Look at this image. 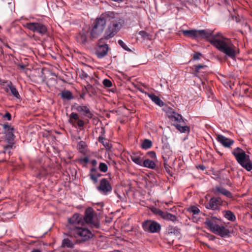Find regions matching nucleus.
Segmentation results:
<instances>
[{
  "instance_id": "obj_1",
  "label": "nucleus",
  "mask_w": 252,
  "mask_h": 252,
  "mask_svg": "<svg viewBox=\"0 0 252 252\" xmlns=\"http://www.w3.org/2000/svg\"><path fill=\"white\" fill-rule=\"evenodd\" d=\"M84 225L83 217L78 214H74L68 220L67 227L69 235L76 240V243L88 241L93 236L91 231L84 227Z\"/></svg>"
},
{
  "instance_id": "obj_2",
  "label": "nucleus",
  "mask_w": 252,
  "mask_h": 252,
  "mask_svg": "<svg viewBox=\"0 0 252 252\" xmlns=\"http://www.w3.org/2000/svg\"><path fill=\"white\" fill-rule=\"evenodd\" d=\"M209 41L220 51L231 59L235 58L239 54V49L232 43V41L220 34L215 35Z\"/></svg>"
},
{
  "instance_id": "obj_3",
  "label": "nucleus",
  "mask_w": 252,
  "mask_h": 252,
  "mask_svg": "<svg viewBox=\"0 0 252 252\" xmlns=\"http://www.w3.org/2000/svg\"><path fill=\"white\" fill-rule=\"evenodd\" d=\"M206 226L213 233L222 237L229 235L230 231L222 223L220 219L209 216L206 218Z\"/></svg>"
},
{
  "instance_id": "obj_4",
  "label": "nucleus",
  "mask_w": 252,
  "mask_h": 252,
  "mask_svg": "<svg viewBox=\"0 0 252 252\" xmlns=\"http://www.w3.org/2000/svg\"><path fill=\"white\" fill-rule=\"evenodd\" d=\"M111 17L108 20L107 28L105 32V37L109 39L113 37L122 28L123 21L120 18L116 17L115 14L109 16Z\"/></svg>"
},
{
  "instance_id": "obj_5",
  "label": "nucleus",
  "mask_w": 252,
  "mask_h": 252,
  "mask_svg": "<svg viewBox=\"0 0 252 252\" xmlns=\"http://www.w3.org/2000/svg\"><path fill=\"white\" fill-rule=\"evenodd\" d=\"M113 15V12H108L97 18L94 22L93 28L90 32V35L92 38H97L100 35L105 29L106 23V16Z\"/></svg>"
},
{
  "instance_id": "obj_6",
  "label": "nucleus",
  "mask_w": 252,
  "mask_h": 252,
  "mask_svg": "<svg viewBox=\"0 0 252 252\" xmlns=\"http://www.w3.org/2000/svg\"><path fill=\"white\" fill-rule=\"evenodd\" d=\"M25 27L29 30L41 35L45 34L47 31L46 27L41 23H28L25 25Z\"/></svg>"
},
{
  "instance_id": "obj_7",
  "label": "nucleus",
  "mask_w": 252,
  "mask_h": 252,
  "mask_svg": "<svg viewBox=\"0 0 252 252\" xmlns=\"http://www.w3.org/2000/svg\"><path fill=\"white\" fill-rule=\"evenodd\" d=\"M145 231L151 233H157L160 229V225L156 221L148 220L144 221L142 224Z\"/></svg>"
},
{
  "instance_id": "obj_8",
  "label": "nucleus",
  "mask_w": 252,
  "mask_h": 252,
  "mask_svg": "<svg viewBox=\"0 0 252 252\" xmlns=\"http://www.w3.org/2000/svg\"><path fill=\"white\" fill-rule=\"evenodd\" d=\"M98 190L102 194L106 195L112 191V187L106 179L100 180L99 185L97 187Z\"/></svg>"
},
{
  "instance_id": "obj_9",
  "label": "nucleus",
  "mask_w": 252,
  "mask_h": 252,
  "mask_svg": "<svg viewBox=\"0 0 252 252\" xmlns=\"http://www.w3.org/2000/svg\"><path fill=\"white\" fill-rule=\"evenodd\" d=\"M84 222L91 224L95 227H97V223L94 220V212L92 208H89L85 211V215L83 219Z\"/></svg>"
},
{
  "instance_id": "obj_10",
  "label": "nucleus",
  "mask_w": 252,
  "mask_h": 252,
  "mask_svg": "<svg viewBox=\"0 0 252 252\" xmlns=\"http://www.w3.org/2000/svg\"><path fill=\"white\" fill-rule=\"evenodd\" d=\"M183 34L186 36L192 38H198L199 37H203L205 34L204 31H196V30H184L182 32Z\"/></svg>"
},
{
  "instance_id": "obj_11",
  "label": "nucleus",
  "mask_w": 252,
  "mask_h": 252,
  "mask_svg": "<svg viewBox=\"0 0 252 252\" xmlns=\"http://www.w3.org/2000/svg\"><path fill=\"white\" fill-rule=\"evenodd\" d=\"M153 212L164 220H171L173 222L176 220V217L170 213L163 212L161 210L156 208L153 210Z\"/></svg>"
},
{
  "instance_id": "obj_12",
  "label": "nucleus",
  "mask_w": 252,
  "mask_h": 252,
  "mask_svg": "<svg viewBox=\"0 0 252 252\" xmlns=\"http://www.w3.org/2000/svg\"><path fill=\"white\" fill-rule=\"evenodd\" d=\"M217 140L226 148H230L234 143L233 140L227 138L221 134L217 135Z\"/></svg>"
},
{
  "instance_id": "obj_13",
  "label": "nucleus",
  "mask_w": 252,
  "mask_h": 252,
  "mask_svg": "<svg viewBox=\"0 0 252 252\" xmlns=\"http://www.w3.org/2000/svg\"><path fill=\"white\" fill-rule=\"evenodd\" d=\"M75 109L80 114L88 118H92L93 114L90 111L89 108L85 105H77L75 107Z\"/></svg>"
},
{
  "instance_id": "obj_14",
  "label": "nucleus",
  "mask_w": 252,
  "mask_h": 252,
  "mask_svg": "<svg viewBox=\"0 0 252 252\" xmlns=\"http://www.w3.org/2000/svg\"><path fill=\"white\" fill-rule=\"evenodd\" d=\"M108 51V46L107 44L98 45L95 48V54L98 58L105 56Z\"/></svg>"
},
{
  "instance_id": "obj_15",
  "label": "nucleus",
  "mask_w": 252,
  "mask_h": 252,
  "mask_svg": "<svg viewBox=\"0 0 252 252\" xmlns=\"http://www.w3.org/2000/svg\"><path fill=\"white\" fill-rule=\"evenodd\" d=\"M232 154L239 164H241L242 159L246 155L245 152L239 147L234 149L232 151Z\"/></svg>"
},
{
  "instance_id": "obj_16",
  "label": "nucleus",
  "mask_w": 252,
  "mask_h": 252,
  "mask_svg": "<svg viewBox=\"0 0 252 252\" xmlns=\"http://www.w3.org/2000/svg\"><path fill=\"white\" fill-rule=\"evenodd\" d=\"M232 154L239 164H241L242 159L246 155L245 152L239 147L234 149L232 151Z\"/></svg>"
},
{
  "instance_id": "obj_17",
  "label": "nucleus",
  "mask_w": 252,
  "mask_h": 252,
  "mask_svg": "<svg viewBox=\"0 0 252 252\" xmlns=\"http://www.w3.org/2000/svg\"><path fill=\"white\" fill-rule=\"evenodd\" d=\"M89 28H85L79 33L77 36V40L78 42L80 43H85L88 38Z\"/></svg>"
},
{
  "instance_id": "obj_18",
  "label": "nucleus",
  "mask_w": 252,
  "mask_h": 252,
  "mask_svg": "<svg viewBox=\"0 0 252 252\" xmlns=\"http://www.w3.org/2000/svg\"><path fill=\"white\" fill-rule=\"evenodd\" d=\"M240 164L248 171L252 170V161L250 156L247 154L242 159L241 164Z\"/></svg>"
},
{
  "instance_id": "obj_19",
  "label": "nucleus",
  "mask_w": 252,
  "mask_h": 252,
  "mask_svg": "<svg viewBox=\"0 0 252 252\" xmlns=\"http://www.w3.org/2000/svg\"><path fill=\"white\" fill-rule=\"evenodd\" d=\"M221 204V201L220 198L213 197L210 199L209 202V206H206V208L212 210H216L218 209L219 206Z\"/></svg>"
},
{
  "instance_id": "obj_20",
  "label": "nucleus",
  "mask_w": 252,
  "mask_h": 252,
  "mask_svg": "<svg viewBox=\"0 0 252 252\" xmlns=\"http://www.w3.org/2000/svg\"><path fill=\"white\" fill-rule=\"evenodd\" d=\"M194 72L196 76L200 78L201 81H203L204 76L205 66L203 65H194Z\"/></svg>"
},
{
  "instance_id": "obj_21",
  "label": "nucleus",
  "mask_w": 252,
  "mask_h": 252,
  "mask_svg": "<svg viewBox=\"0 0 252 252\" xmlns=\"http://www.w3.org/2000/svg\"><path fill=\"white\" fill-rule=\"evenodd\" d=\"M5 90L7 92H10L11 94L18 98L20 97V95L19 94L18 92L15 88V87L12 85L11 82H9L5 88Z\"/></svg>"
},
{
  "instance_id": "obj_22",
  "label": "nucleus",
  "mask_w": 252,
  "mask_h": 252,
  "mask_svg": "<svg viewBox=\"0 0 252 252\" xmlns=\"http://www.w3.org/2000/svg\"><path fill=\"white\" fill-rule=\"evenodd\" d=\"M130 158L135 163L140 166L142 165L144 159L142 154L140 153H133L130 156Z\"/></svg>"
},
{
  "instance_id": "obj_23",
  "label": "nucleus",
  "mask_w": 252,
  "mask_h": 252,
  "mask_svg": "<svg viewBox=\"0 0 252 252\" xmlns=\"http://www.w3.org/2000/svg\"><path fill=\"white\" fill-rule=\"evenodd\" d=\"M188 210L189 212L192 213L193 214V221H197L199 219L198 216L200 213L199 209L195 206H192L189 208Z\"/></svg>"
},
{
  "instance_id": "obj_24",
  "label": "nucleus",
  "mask_w": 252,
  "mask_h": 252,
  "mask_svg": "<svg viewBox=\"0 0 252 252\" xmlns=\"http://www.w3.org/2000/svg\"><path fill=\"white\" fill-rule=\"evenodd\" d=\"M147 95L157 105L159 106H162L164 105L163 102L159 98V97L153 94L147 93Z\"/></svg>"
},
{
  "instance_id": "obj_25",
  "label": "nucleus",
  "mask_w": 252,
  "mask_h": 252,
  "mask_svg": "<svg viewBox=\"0 0 252 252\" xmlns=\"http://www.w3.org/2000/svg\"><path fill=\"white\" fill-rule=\"evenodd\" d=\"M77 243H76V239L74 241H72L71 240H70L69 238H65L63 240L62 246L63 247L73 248L74 246Z\"/></svg>"
},
{
  "instance_id": "obj_26",
  "label": "nucleus",
  "mask_w": 252,
  "mask_h": 252,
  "mask_svg": "<svg viewBox=\"0 0 252 252\" xmlns=\"http://www.w3.org/2000/svg\"><path fill=\"white\" fill-rule=\"evenodd\" d=\"M4 128L7 132L6 137L9 140H11L14 139L13 130L14 128L8 125H4Z\"/></svg>"
},
{
  "instance_id": "obj_27",
  "label": "nucleus",
  "mask_w": 252,
  "mask_h": 252,
  "mask_svg": "<svg viewBox=\"0 0 252 252\" xmlns=\"http://www.w3.org/2000/svg\"><path fill=\"white\" fill-rule=\"evenodd\" d=\"M224 217L228 220L231 221H235L236 218L234 214L230 210H227L224 212Z\"/></svg>"
},
{
  "instance_id": "obj_28",
  "label": "nucleus",
  "mask_w": 252,
  "mask_h": 252,
  "mask_svg": "<svg viewBox=\"0 0 252 252\" xmlns=\"http://www.w3.org/2000/svg\"><path fill=\"white\" fill-rule=\"evenodd\" d=\"M168 117L170 120L180 122L182 120V116L173 111L168 113Z\"/></svg>"
},
{
  "instance_id": "obj_29",
  "label": "nucleus",
  "mask_w": 252,
  "mask_h": 252,
  "mask_svg": "<svg viewBox=\"0 0 252 252\" xmlns=\"http://www.w3.org/2000/svg\"><path fill=\"white\" fill-rule=\"evenodd\" d=\"M142 166L150 169H154L156 167V164L153 161L147 159L143 160Z\"/></svg>"
},
{
  "instance_id": "obj_30",
  "label": "nucleus",
  "mask_w": 252,
  "mask_h": 252,
  "mask_svg": "<svg viewBox=\"0 0 252 252\" xmlns=\"http://www.w3.org/2000/svg\"><path fill=\"white\" fill-rule=\"evenodd\" d=\"M216 190L217 191V192H219L228 197L231 198L232 197L231 193L222 187H217L216 188Z\"/></svg>"
},
{
  "instance_id": "obj_31",
  "label": "nucleus",
  "mask_w": 252,
  "mask_h": 252,
  "mask_svg": "<svg viewBox=\"0 0 252 252\" xmlns=\"http://www.w3.org/2000/svg\"><path fill=\"white\" fill-rule=\"evenodd\" d=\"M98 141L102 144L107 150H110L111 149L112 147L111 144H110L109 141L107 139L102 137H99Z\"/></svg>"
},
{
  "instance_id": "obj_32",
  "label": "nucleus",
  "mask_w": 252,
  "mask_h": 252,
  "mask_svg": "<svg viewBox=\"0 0 252 252\" xmlns=\"http://www.w3.org/2000/svg\"><path fill=\"white\" fill-rule=\"evenodd\" d=\"M86 144L84 141H80L77 145L78 150L82 153H84L86 151Z\"/></svg>"
},
{
  "instance_id": "obj_33",
  "label": "nucleus",
  "mask_w": 252,
  "mask_h": 252,
  "mask_svg": "<svg viewBox=\"0 0 252 252\" xmlns=\"http://www.w3.org/2000/svg\"><path fill=\"white\" fill-rule=\"evenodd\" d=\"M152 143L151 140L145 139L142 143V147L144 149H148L152 146Z\"/></svg>"
},
{
  "instance_id": "obj_34",
  "label": "nucleus",
  "mask_w": 252,
  "mask_h": 252,
  "mask_svg": "<svg viewBox=\"0 0 252 252\" xmlns=\"http://www.w3.org/2000/svg\"><path fill=\"white\" fill-rule=\"evenodd\" d=\"M78 119L79 115L77 113H72L69 116V122L71 124L74 125V123L73 120H78Z\"/></svg>"
},
{
  "instance_id": "obj_35",
  "label": "nucleus",
  "mask_w": 252,
  "mask_h": 252,
  "mask_svg": "<svg viewBox=\"0 0 252 252\" xmlns=\"http://www.w3.org/2000/svg\"><path fill=\"white\" fill-rule=\"evenodd\" d=\"M62 97L67 99L72 98V94L69 91H64L61 94Z\"/></svg>"
},
{
  "instance_id": "obj_36",
  "label": "nucleus",
  "mask_w": 252,
  "mask_h": 252,
  "mask_svg": "<svg viewBox=\"0 0 252 252\" xmlns=\"http://www.w3.org/2000/svg\"><path fill=\"white\" fill-rule=\"evenodd\" d=\"M177 128L181 132H186L188 131L189 128L187 126H181L180 125H177Z\"/></svg>"
},
{
  "instance_id": "obj_37",
  "label": "nucleus",
  "mask_w": 252,
  "mask_h": 252,
  "mask_svg": "<svg viewBox=\"0 0 252 252\" xmlns=\"http://www.w3.org/2000/svg\"><path fill=\"white\" fill-rule=\"evenodd\" d=\"M99 168L101 171L106 172L107 171L108 167L105 163L101 162L99 164Z\"/></svg>"
},
{
  "instance_id": "obj_38",
  "label": "nucleus",
  "mask_w": 252,
  "mask_h": 252,
  "mask_svg": "<svg viewBox=\"0 0 252 252\" xmlns=\"http://www.w3.org/2000/svg\"><path fill=\"white\" fill-rule=\"evenodd\" d=\"M206 90L207 91V97L209 99H213L214 98V94L211 89L210 88L209 89L206 88Z\"/></svg>"
},
{
  "instance_id": "obj_39",
  "label": "nucleus",
  "mask_w": 252,
  "mask_h": 252,
  "mask_svg": "<svg viewBox=\"0 0 252 252\" xmlns=\"http://www.w3.org/2000/svg\"><path fill=\"white\" fill-rule=\"evenodd\" d=\"M118 43L125 50L130 51V50L127 47L126 45L122 40H119Z\"/></svg>"
},
{
  "instance_id": "obj_40",
  "label": "nucleus",
  "mask_w": 252,
  "mask_h": 252,
  "mask_svg": "<svg viewBox=\"0 0 252 252\" xmlns=\"http://www.w3.org/2000/svg\"><path fill=\"white\" fill-rule=\"evenodd\" d=\"M103 84L105 87L108 88L111 87L112 85L111 81L107 79L103 80Z\"/></svg>"
},
{
  "instance_id": "obj_41",
  "label": "nucleus",
  "mask_w": 252,
  "mask_h": 252,
  "mask_svg": "<svg viewBox=\"0 0 252 252\" xmlns=\"http://www.w3.org/2000/svg\"><path fill=\"white\" fill-rule=\"evenodd\" d=\"M139 34L140 35L142 36V37H143V39H144L149 38V36L148 34L145 31H142L139 32Z\"/></svg>"
},
{
  "instance_id": "obj_42",
  "label": "nucleus",
  "mask_w": 252,
  "mask_h": 252,
  "mask_svg": "<svg viewBox=\"0 0 252 252\" xmlns=\"http://www.w3.org/2000/svg\"><path fill=\"white\" fill-rule=\"evenodd\" d=\"M86 89L88 92H91L93 94L95 93V91L94 90V88L91 85H87Z\"/></svg>"
},
{
  "instance_id": "obj_43",
  "label": "nucleus",
  "mask_w": 252,
  "mask_h": 252,
  "mask_svg": "<svg viewBox=\"0 0 252 252\" xmlns=\"http://www.w3.org/2000/svg\"><path fill=\"white\" fill-rule=\"evenodd\" d=\"M148 155L149 157L150 158L155 159L156 158V153L154 151H151L148 153Z\"/></svg>"
},
{
  "instance_id": "obj_44",
  "label": "nucleus",
  "mask_w": 252,
  "mask_h": 252,
  "mask_svg": "<svg viewBox=\"0 0 252 252\" xmlns=\"http://www.w3.org/2000/svg\"><path fill=\"white\" fill-rule=\"evenodd\" d=\"M91 178L94 183H96L97 182L98 176L95 174H91Z\"/></svg>"
},
{
  "instance_id": "obj_45",
  "label": "nucleus",
  "mask_w": 252,
  "mask_h": 252,
  "mask_svg": "<svg viewBox=\"0 0 252 252\" xmlns=\"http://www.w3.org/2000/svg\"><path fill=\"white\" fill-rule=\"evenodd\" d=\"M168 231H169V232L171 233H176V232H178V230L176 229V228L173 227H170L168 229Z\"/></svg>"
},
{
  "instance_id": "obj_46",
  "label": "nucleus",
  "mask_w": 252,
  "mask_h": 252,
  "mask_svg": "<svg viewBox=\"0 0 252 252\" xmlns=\"http://www.w3.org/2000/svg\"><path fill=\"white\" fill-rule=\"evenodd\" d=\"M202 56V55L199 53H195L194 55L193 58L194 60H198L200 58V57Z\"/></svg>"
},
{
  "instance_id": "obj_47",
  "label": "nucleus",
  "mask_w": 252,
  "mask_h": 252,
  "mask_svg": "<svg viewBox=\"0 0 252 252\" xmlns=\"http://www.w3.org/2000/svg\"><path fill=\"white\" fill-rule=\"evenodd\" d=\"M3 117L6 118L7 120H10L11 118V115L8 112H7L4 115H3Z\"/></svg>"
},
{
  "instance_id": "obj_48",
  "label": "nucleus",
  "mask_w": 252,
  "mask_h": 252,
  "mask_svg": "<svg viewBox=\"0 0 252 252\" xmlns=\"http://www.w3.org/2000/svg\"><path fill=\"white\" fill-rule=\"evenodd\" d=\"M170 168V166H168V165H167V164L164 165V169H165V171H166V172H167L169 174H171Z\"/></svg>"
},
{
  "instance_id": "obj_49",
  "label": "nucleus",
  "mask_w": 252,
  "mask_h": 252,
  "mask_svg": "<svg viewBox=\"0 0 252 252\" xmlns=\"http://www.w3.org/2000/svg\"><path fill=\"white\" fill-rule=\"evenodd\" d=\"M84 122L81 120H78L77 122V125L79 126L82 127L84 126Z\"/></svg>"
},
{
  "instance_id": "obj_50",
  "label": "nucleus",
  "mask_w": 252,
  "mask_h": 252,
  "mask_svg": "<svg viewBox=\"0 0 252 252\" xmlns=\"http://www.w3.org/2000/svg\"><path fill=\"white\" fill-rule=\"evenodd\" d=\"M4 2L7 3L8 5L11 8L12 6V0H2Z\"/></svg>"
},
{
  "instance_id": "obj_51",
  "label": "nucleus",
  "mask_w": 252,
  "mask_h": 252,
  "mask_svg": "<svg viewBox=\"0 0 252 252\" xmlns=\"http://www.w3.org/2000/svg\"><path fill=\"white\" fill-rule=\"evenodd\" d=\"M212 33V31H210L209 32H207L206 31V33H205V34H206V40H207V38H208V37L211 35Z\"/></svg>"
},
{
  "instance_id": "obj_52",
  "label": "nucleus",
  "mask_w": 252,
  "mask_h": 252,
  "mask_svg": "<svg viewBox=\"0 0 252 252\" xmlns=\"http://www.w3.org/2000/svg\"><path fill=\"white\" fill-rule=\"evenodd\" d=\"M88 77V74L85 72H83L82 74V78H85L86 77Z\"/></svg>"
},
{
  "instance_id": "obj_53",
  "label": "nucleus",
  "mask_w": 252,
  "mask_h": 252,
  "mask_svg": "<svg viewBox=\"0 0 252 252\" xmlns=\"http://www.w3.org/2000/svg\"><path fill=\"white\" fill-rule=\"evenodd\" d=\"M31 252H41V251L37 249H35L32 251Z\"/></svg>"
},
{
  "instance_id": "obj_54",
  "label": "nucleus",
  "mask_w": 252,
  "mask_h": 252,
  "mask_svg": "<svg viewBox=\"0 0 252 252\" xmlns=\"http://www.w3.org/2000/svg\"><path fill=\"white\" fill-rule=\"evenodd\" d=\"M199 168H200V169H201L202 170H204V166H199Z\"/></svg>"
},
{
  "instance_id": "obj_55",
  "label": "nucleus",
  "mask_w": 252,
  "mask_h": 252,
  "mask_svg": "<svg viewBox=\"0 0 252 252\" xmlns=\"http://www.w3.org/2000/svg\"><path fill=\"white\" fill-rule=\"evenodd\" d=\"M11 148V146H7V147H6V150L7 149H8V148Z\"/></svg>"
},
{
  "instance_id": "obj_56",
  "label": "nucleus",
  "mask_w": 252,
  "mask_h": 252,
  "mask_svg": "<svg viewBox=\"0 0 252 252\" xmlns=\"http://www.w3.org/2000/svg\"><path fill=\"white\" fill-rule=\"evenodd\" d=\"M24 67H24V65H21V68H24Z\"/></svg>"
}]
</instances>
